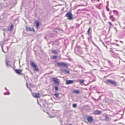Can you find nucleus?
Instances as JSON below:
<instances>
[{"label": "nucleus", "instance_id": "55", "mask_svg": "<svg viewBox=\"0 0 125 125\" xmlns=\"http://www.w3.org/2000/svg\"><path fill=\"white\" fill-rule=\"evenodd\" d=\"M93 0H92V1H93Z\"/></svg>", "mask_w": 125, "mask_h": 125}, {"label": "nucleus", "instance_id": "14", "mask_svg": "<svg viewBox=\"0 0 125 125\" xmlns=\"http://www.w3.org/2000/svg\"><path fill=\"white\" fill-rule=\"evenodd\" d=\"M26 30L28 31H34V30L33 28H31L29 27H26Z\"/></svg>", "mask_w": 125, "mask_h": 125}, {"label": "nucleus", "instance_id": "20", "mask_svg": "<svg viewBox=\"0 0 125 125\" xmlns=\"http://www.w3.org/2000/svg\"><path fill=\"white\" fill-rule=\"evenodd\" d=\"M101 113V112L98 110H96L94 112V114H99Z\"/></svg>", "mask_w": 125, "mask_h": 125}, {"label": "nucleus", "instance_id": "38", "mask_svg": "<svg viewBox=\"0 0 125 125\" xmlns=\"http://www.w3.org/2000/svg\"><path fill=\"white\" fill-rule=\"evenodd\" d=\"M75 92L77 93H79V91L77 90H76L75 91Z\"/></svg>", "mask_w": 125, "mask_h": 125}, {"label": "nucleus", "instance_id": "7", "mask_svg": "<svg viewBox=\"0 0 125 125\" xmlns=\"http://www.w3.org/2000/svg\"><path fill=\"white\" fill-rule=\"evenodd\" d=\"M112 56L115 58H118L121 59L120 58L119 56V54L116 53L114 52H112L111 53Z\"/></svg>", "mask_w": 125, "mask_h": 125}, {"label": "nucleus", "instance_id": "18", "mask_svg": "<svg viewBox=\"0 0 125 125\" xmlns=\"http://www.w3.org/2000/svg\"><path fill=\"white\" fill-rule=\"evenodd\" d=\"M13 24H12L11 26H10V28H9L8 30L9 31H11L12 30V29L13 27Z\"/></svg>", "mask_w": 125, "mask_h": 125}, {"label": "nucleus", "instance_id": "29", "mask_svg": "<svg viewBox=\"0 0 125 125\" xmlns=\"http://www.w3.org/2000/svg\"><path fill=\"white\" fill-rule=\"evenodd\" d=\"M54 95L56 97L59 98V94H58L55 93L54 94Z\"/></svg>", "mask_w": 125, "mask_h": 125}, {"label": "nucleus", "instance_id": "30", "mask_svg": "<svg viewBox=\"0 0 125 125\" xmlns=\"http://www.w3.org/2000/svg\"><path fill=\"white\" fill-rule=\"evenodd\" d=\"M113 12L114 13H115L117 14H118V11L116 10H113Z\"/></svg>", "mask_w": 125, "mask_h": 125}, {"label": "nucleus", "instance_id": "49", "mask_svg": "<svg viewBox=\"0 0 125 125\" xmlns=\"http://www.w3.org/2000/svg\"><path fill=\"white\" fill-rule=\"evenodd\" d=\"M4 36H5V32L4 33Z\"/></svg>", "mask_w": 125, "mask_h": 125}, {"label": "nucleus", "instance_id": "10", "mask_svg": "<svg viewBox=\"0 0 125 125\" xmlns=\"http://www.w3.org/2000/svg\"><path fill=\"white\" fill-rule=\"evenodd\" d=\"M86 118L88 120V122L90 123L92 122L93 120V118L91 116H87L86 117Z\"/></svg>", "mask_w": 125, "mask_h": 125}, {"label": "nucleus", "instance_id": "48", "mask_svg": "<svg viewBox=\"0 0 125 125\" xmlns=\"http://www.w3.org/2000/svg\"><path fill=\"white\" fill-rule=\"evenodd\" d=\"M7 51H8V47H7Z\"/></svg>", "mask_w": 125, "mask_h": 125}, {"label": "nucleus", "instance_id": "15", "mask_svg": "<svg viewBox=\"0 0 125 125\" xmlns=\"http://www.w3.org/2000/svg\"><path fill=\"white\" fill-rule=\"evenodd\" d=\"M91 30L92 29L91 28L89 27L87 31V33L89 35V37H90V35L91 34Z\"/></svg>", "mask_w": 125, "mask_h": 125}, {"label": "nucleus", "instance_id": "4", "mask_svg": "<svg viewBox=\"0 0 125 125\" xmlns=\"http://www.w3.org/2000/svg\"><path fill=\"white\" fill-rule=\"evenodd\" d=\"M105 83L107 84H112L114 86L116 85V83L115 82L111 80H107L105 82Z\"/></svg>", "mask_w": 125, "mask_h": 125}, {"label": "nucleus", "instance_id": "27", "mask_svg": "<svg viewBox=\"0 0 125 125\" xmlns=\"http://www.w3.org/2000/svg\"><path fill=\"white\" fill-rule=\"evenodd\" d=\"M55 88L56 91H57L58 90V87L57 86H55L53 87V88Z\"/></svg>", "mask_w": 125, "mask_h": 125}, {"label": "nucleus", "instance_id": "33", "mask_svg": "<svg viewBox=\"0 0 125 125\" xmlns=\"http://www.w3.org/2000/svg\"><path fill=\"white\" fill-rule=\"evenodd\" d=\"M108 23L109 24H110L109 27H111L112 26V23H111V22H108Z\"/></svg>", "mask_w": 125, "mask_h": 125}, {"label": "nucleus", "instance_id": "8", "mask_svg": "<svg viewBox=\"0 0 125 125\" xmlns=\"http://www.w3.org/2000/svg\"><path fill=\"white\" fill-rule=\"evenodd\" d=\"M65 16L68 17V19L69 20H71L73 19V17L72 15L71 12H68L66 14Z\"/></svg>", "mask_w": 125, "mask_h": 125}, {"label": "nucleus", "instance_id": "13", "mask_svg": "<svg viewBox=\"0 0 125 125\" xmlns=\"http://www.w3.org/2000/svg\"><path fill=\"white\" fill-rule=\"evenodd\" d=\"M33 96L35 98H39L40 97V94L38 93H35L33 95Z\"/></svg>", "mask_w": 125, "mask_h": 125}, {"label": "nucleus", "instance_id": "9", "mask_svg": "<svg viewBox=\"0 0 125 125\" xmlns=\"http://www.w3.org/2000/svg\"><path fill=\"white\" fill-rule=\"evenodd\" d=\"M52 80L53 81L55 84L58 85H59V82L57 79L55 78L52 77Z\"/></svg>", "mask_w": 125, "mask_h": 125}, {"label": "nucleus", "instance_id": "31", "mask_svg": "<svg viewBox=\"0 0 125 125\" xmlns=\"http://www.w3.org/2000/svg\"><path fill=\"white\" fill-rule=\"evenodd\" d=\"M77 104H73V107L76 108L77 107Z\"/></svg>", "mask_w": 125, "mask_h": 125}, {"label": "nucleus", "instance_id": "46", "mask_svg": "<svg viewBox=\"0 0 125 125\" xmlns=\"http://www.w3.org/2000/svg\"><path fill=\"white\" fill-rule=\"evenodd\" d=\"M95 46H96V47H97L98 48V49L99 50H100V49L98 47H97V46H96V45H95Z\"/></svg>", "mask_w": 125, "mask_h": 125}, {"label": "nucleus", "instance_id": "44", "mask_svg": "<svg viewBox=\"0 0 125 125\" xmlns=\"http://www.w3.org/2000/svg\"><path fill=\"white\" fill-rule=\"evenodd\" d=\"M5 89L6 90H7V91H9L7 89V88L6 87H5Z\"/></svg>", "mask_w": 125, "mask_h": 125}, {"label": "nucleus", "instance_id": "28", "mask_svg": "<svg viewBox=\"0 0 125 125\" xmlns=\"http://www.w3.org/2000/svg\"><path fill=\"white\" fill-rule=\"evenodd\" d=\"M57 58V56H52V59H55Z\"/></svg>", "mask_w": 125, "mask_h": 125}, {"label": "nucleus", "instance_id": "25", "mask_svg": "<svg viewBox=\"0 0 125 125\" xmlns=\"http://www.w3.org/2000/svg\"><path fill=\"white\" fill-rule=\"evenodd\" d=\"M36 27L38 28L39 27L40 23L38 22H37L36 23Z\"/></svg>", "mask_w": 125, "mask_h": 125}, {"label": "nucleus", "instance_id": "52", "mask_svg": "<svg viewBox=\"0 0 125 125\" xmlns=\"http://www.w3.org/2000/svg\"><path fill=\"white\" fill-rule=\"evenodd\" d=\"M115 41L116 42H118V41L117 40H115Z\"/></svg>", "mask_w": 125, "mask_h": 125}, {"label": "nucleus", "instance_id": "6", "mask_svg": "<svg viewBox=\"0 0 125 125\" xmlns=\"http://www.w3.org/2000/svg\"><path fill=\"white\" fill-rule=\"evenodd\" d=\"M9 40L8 39H7L6 40H4L3 41H1L0 42V44L1 46V48L2 51L6 53V52H5L3 50V45L6 43V42L7 41Z\"/></svg>", "mask_w": 125, "mask_h": 125}, {"label": "nucleus", "instance_id": "54", "mask_svg": "<svg viewBox=\"0 0 125 125\" xmlns=\"http://www.w3.org/2000/svg\"><path fill=\"white\" fill-rule=\"evenodd\" d=\"M97 1L98 2L99 1V0H97Z\"/></svg>", "mask_w": 125, "mask_h": 125}, {"label": "nucleus", "instance_id": "42", "mask_svg": "<svg viewBox=\"0 0 125 125\" xmlns=\"http://www.w3.org/2000/svg\"><path fill=\"white\" fill-rule=\"evenodd\" d=\"M112 48H111V49L109 51L110 52H113V51H112Z\"/></svg>", "mask_w": 125, "mask_h": 125}, {"label": "nucleus", "instance_id": "2", "mask_svg": "<svg viewBox=\"0 0 125 125\" xmlns=\"http://www.w3.org/2000/svg\"><path fill=\"white\" fill-rule=\"evenodd\" d=\"M31 66L34 68L35 71L37 72H38L39 71V69L38 66L35 64L34 62H31Z\"/></svg>", "mask_w": 125, "mask_h": 125}, {"label": "nucleus", "instance_id": "11", "mask_svg": "<svg viewBox=\"0 0 125 125\" xmlns=\"http://www.w3.org/2000/svg\"><path fill=\"white\" fill-rule=\"evenodd\" d=\"M38 103L40 105L42 108H44V109H43L44 112H45V109H46V107L45 106V105L44 104H42V105H41L40 104H39V101H38Z\"/></svg>", "mask_w": 125, "mask_h": 125}, {"label": "nucleus", "instance_id": "17", "mask_svg": "<svg viewBox=\"0 0 125 125\" xmlns=\"http://www.w3.org/2000/svg\"><path fill=\"white\" fill-rule=\"evenodd\" d=\"M110 19L113 21H114L116 20L113 17V15H111L110 17Z\"/></svg>", "mask_w": 125, "mask_h": 125}, {"label": "nucleus", "instance_id": "45", "mask_svg": "<svg viewBox=\"0 0 125 125\" xmlns=\"http://www.w3.org/2000/svg\"><path fill=\"white\" fill-rule=\"evenodd\" d=\"M3 30L4 31H7V30L6 29H3Z\"/></svg>", "mask_w": 125, "mask_h": 125}, {"label": "nucleus", "instance_id": "53", "mask_svg": "<svg viewBox=\"0 0 125 125\" xmlns=\"http://www.w3.org/2000/svg\"><path fill=\"white\" fill-rule=\"evenodd\" d=\"M86 73H90V72H86Z\"/></svg>", "mask_w": 125, "mask_h": 125}, {"label": "nucleus", "instance_id": "34", "mask_svg": "<svg viewBox=\"0 0 125 125\" xmlns=\"http://www.w3.org/2000/svg\"><path fill=\"white\" fill-rule=\"evenodd\" d=\"M27 87L28 88V89H29L31 91V88H30V87H29L28 86V85H27Z\"/></svg>", "mask_w": 125, "mask_h": 125}, {"label": "nucleus", "instance_id": "24", "mask_svg": "<svg viewBox=\"0 0 125 125\" xmlns=\"http://www.w3.org/2000/svg\"><path fill=\"white\" fill-rule=\"evenodd\" d=\"M108 62L110 64V66H113V63L110 60H108Z\"/></svg>", "mask_w": 125, "mask_h": 125}, {"label": "nucleus", "instance_id": "41", "mask_svg": "<svg viewBox=\"0 0 125 125\" xmlns=\"http://www.w3.org/2000/svg\"><path fill=\"white\" fill-rule=\"evenodd\" d=\"M105 118L106 119H108L109 117L108 116H105Z\"/></svg>", "mask_w": 125, "mask_h": 125}, {"label": "nucleus", "instance_id": "26", "mask_svg": "<svg viewBox=\"0 0 125 125\" xmlns=\"http://www.w3.org/2000/svg\"><path fill=\"white\" fill-rule=\"evenodd\" d=\"M52 52L53 53H54L56 54H57V52L56 50H53Z\"/></svg>", "mask_w": 125, "mask_h": 125}, {"label": "nucleus", "instance_id": "16", "mask_svg": "<svg viewBox=\"0 0 125 125\" xmlns=\"http://www.w3.org/2000/svg\"><path fill=\"white\" fill-rule=\"evenodd\" d=\"M15 72L18 74H21V70L19 69H15Z\"/></svg>", "mask_w": 125, "mask_h": 125}, {"label": "nucleus", "instance_id": "50", "mask_svg": "<svg viewBox=\"0 0 125 125\" xmlns=\"http://www.w3.org/2000/svg\"><path fill=\"white\" fill-rule=\"evenodd\" d=\"M120 42H121V43H123V42H122V41H120Z\"/></svg>", "mask_w": 125, "mask_h": 125}, {"label": "nucleus", "instance_id": "36", "mask_svg": "<svg viewBox=\"0 0 125 125\" xmlns=\"http://www.w3.org/2000/svg\"><path fill=\"white\" fill-rule=\"evenodd\" d=\"M108 6H106V9L108 11H109V8L108 7Z\"/></svg>", "mask_w": 125, "mask_h": 125}, {"label": "nucleus", "instance_id": "21", "mask_svg": "<svg viewBox=\"0 0 125 125\" xmlns=\"http://www.w3.org/2000/svg\"><path fill=\"white\" fill-rule=\"evenodd\" d=\"M3 94L4 95H10V93L9 91H7V92L4 93Z\"/></svg>", "mask_w": 125, "mask_h": 125}, {"label": "nucleus", "instance_id": "12", "mask_svg": "<svg viewBox=\"0 0 125 125\" xmlns=\"http://www.w3.org/2000/svg\"><path fill=\"white\" fill-rule=\"evenodd\" d=\"M73 83V81L72 80H67L66 81V84H72Z\"/></svg>", "mask_w": 125, "mask_h": 125}, {"label": "nucleus", "instance_id": "5", "mask_svg": "<svg viewBox=\"0 0 125 125\" xmlns=\"http://www.w3.org/2000/svg\"><path fill=\"white\" fill-rule=\"evenodd\" d=\"M105 83L107 84H112L114 86L116 85V83L115 82L111 80H107L105 82Z\"/></svg>", "mask_w": 125, "mask_h": 125}, {"label": "nucleus", "instance_id": "1", "mask_svg": "<svg viewBox=\"0 0 125 125\" xmlns=\"http://www.w3.org/2000/svg\"><path fill=\"white\" fill-rule=\"evenodd\" d=\"M75 52L76 54L81 57H83V52L82 51L81 47L79 46H77L75 49Z\"/></svg>", "mask_w": 125, "mask_h": 125}, {"label": "nucleus", "instance_id": "39", "mask_svg": "<svg viewBox=\"0 0 125 125\" xmlns=\"http://www.w3.org/2000/svg\"><path fill=\"white\" fill-rule=\"evenodd\" d=\"M88 63L90 65H91L92 66V64H91V63H90V62L89 61L88 62Z\"/></svg>", "mask_w": 125, "mask_h": 125}, {"label": "nucleus", "instance_id": "47", "mask_svg": "<svg viewBox=\"0 0 125 125\" xmlns=\"http://www.w3.org/2000/svg\"><path fill=\"white\" fill-rule=\"evenodd\" d=\"M115 44L117 46H118V45L117 44H116V43H115Z\"/></svg>", "mask_w": 125, "mask_h": 125}, {"label": "nucleus", "instance_id": "22", "mask_svg": "<svg viewBox=\"0 0 125 125\" xmlns=\"http://www.w3.org/2000/svg\"><path fill=\"white\" fill-rule=\"evenodd\" d=\"M78 81L81 84H83L84 81V80H79Z\"/></svg>", "mask_w": 125, "mask_h": 125}, {"label": "nucleus", "instance_id": "37", "mask_svg": "<svg viewBox=\"0 0 125 125\" xmlns=\"http://www.w3.org/2000/svg\"><path fill=\"white\" fill-rule=\"evenodd\" d=\"M107 3V6H109V1H107L106 2Z\"/></svg>", "mask_w": 125, "mask_h": 125}, {"label": "nucleus", "instance_id": "23", "mask_svg": "<svg viewBox=\"0 0 125 125\" xmlns=\"http://www.w3.org/2000/svg\"><path fill=\"white\" fill-rule=\"evenodd\" d=\"M47 113L49 115L48 117L50 118H52L55 117V115L53 116L51 115H49V114L47 112Z\"/></svg>", "mask_w": 125, "mask_h": 125}, {"label": "nucleus", "instance_id": "35", "mask_svg": "<svg viewBox=\"0 0 125 125\" xmlns=\"http://www.w3.org/2000/svg\"><path fill=\"white\" fill-rule=\"evenodd\" d=\"M8 63H9V62H7V61H6V64L7 66H9L10 65Z\"/></svg>", "mask_w": 125, "mask_h": 125}, {"label": "nucleus", "instance_id": "3", "mask_svg": "<svg viewBox=\"0 0 125 125\" xmlns=\"http://www.w3.org/2000/svg\"><path fill=\"white\" fill-rule=\"evenodd\" d=\"M57 66L58 67H64L66 68H67L68 66L67 64L65 63L62 62H57L56 63Z\"/></svg>", "mask_w": 125, "mask_h": 125}, {"label": "nucleus", "instance_id": "19", "mask_svg": "<svg viewBox=\"0 0 125 125\" xmlns=\"http://www.w3.org/2000/svg\"><path fill=\"white\" fill-rule=\"evenodd\" d=\"M63 72L65 73H67L68 74H69L70 72L69 70H67L65 69L63 71Z\"/></svg>", "mask_w": 125, "mask_h": 125}, {"label": "nucleus", "instance_id": "43", "mask_svg": "<svg viewBox=\"0 0 125 125\" xmlns=\"http://www.w3.org/2000/svg\"><path fill=\"white\" fill-rule=\"evenodd\" d=\"M80 25L79 24H77V25H76V28H77L78 27H79V26Z\"/></svg>", "mask_w": 125, "mask_h": 125}, {"label": "nucleus", "instance_id": "51", "mask_svg": "<svg viewBox=\"0 0 125 125\" xmlns=\"http://www.w3.org/2000/svg\"><path fill=\"white\" fill-rule=\"evenodd\" d=\"M104 46L106 47V48H107V47L105 45H104Z\"/></svg>", "mask_w": 125, "mask_h": 125}, {"label": "nucleus", "instance_id": "40", "mask_svg": "<svg viewBox=\"0 0 125 125\" xmlns=\"http://www.w3.org/2000/svg\"><path fill=\"white\" fill-rule=\"evenodd\" d=\"M30 85L32 87L33 86V85L32 83H30Z\"/></svg>", "mask_w": 125, "mask_h": 125}, {"label": "nucleus", "instance_id": "32", "mask_svg": "<svg viewBox=\"0 0 125 125\" xmlns=\"http://www.w3.org/2000/svg\"><path fill=\"white\" fill-rule=\"evenodd\" d=\"M87 5V3L86 5H84L83 4H81L80 5H79L78 6H85L86 5Z\"/></svg>", "mask_w": 125, "mask_h": 125}]
</instances>
